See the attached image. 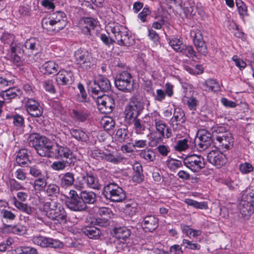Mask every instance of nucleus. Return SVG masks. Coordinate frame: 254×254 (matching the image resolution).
<instances>
[{"label": "nucleus", "instance_id": "obj_61", "mask_svg": "<svg viewBox=\"0 0 254 254\" xmlns=\"http://www.w3.org/2000/svg\"><path fill=\"white\" fill-rule=\"evenodd\" d=\"M102 124L106 130L112 129L115 126V122L113 120L109 117H105L102 120Z\"/></svg>", "mask_w": 254, "mask_h": 254}, {"label": "nucleus", "instance_id": "obj_45", "mask_svg": "<svg viewBox=\"0 0 254 254\" xmlns=\"http://www.w3.org/2000/svg\"><path fill=\"white\" fill-rule=\"evenodd\" d=\"M166 164L171 171H175L182 166V163L180 160L173 158H168L166 161Z\"/></svg>", "mask_w": 254, "mask_h": 254}, {"label": "nucleus", "instance_id": "obj_54", "mask_svg": "<svg viewBox=\"0 0 254 254\" xmlns=\"http://www.w3.org/2000/svg\"><path fill=\"white\" fill-rule=\"evenodd\" d=\"M71 161L68 160L63 161H55L54 162L52 166V168L56 171H61L64 169V168L70 165Z\"/></svg>", "mask_w": 254, "mask_h": 254}, {"label": "nucleus", "instance_id": "obj_35", "mask_svg": "<svg viewBox=\"0 0 254 254\" xmlns=\"http://www.w3.org/2000/svg\"><path fill=\"white\" fill-rule=\"evenodd\" d=\"M74 174L72 173L67 172L62 175L61 178V184L63 188H67L71 186L74 182Z\"/></svg>", "mask_w": 254, "mask_h": 254}, {"label": "nucleus", "instance_id": "obj_4", "mask_svg": "<svg viewBox=\"0 0 254 254\" xmlns=\"http://www.w3.org/2000/svg\"><path fill=\"white\" fill-rule=\"evenodd\" d=\"M87 85L93 98H96V96L102 94V92L108 91L111 88L109 80L102 75H99L94 80L89 81Z\"/></svg>", "mask_w": 254, "mask_h": 254}, {"label": "nucleus", "instance_id": "obj_18", "mask_svg": "<svg viewBox=\"0 0 254 254\" xmlns=\"http://www.w3.org/2000/svg\"><path fill=\"white\" fill-rule=\"evenodd\" d=\"M25 109L32 117H41L43 112V109L39 103L32 98H28L25 101Z\"/></svg>", "mask_w": 254, "mask_h": 254}, {"label": "nucleus", "instance_id": "obj_25", "mask_svg": "<svg viewBox=\"0 0 254 254\" xmlns=\"http://www.w3.org/2000/svg\"><path fill=\"white\" fill-rule=\"evenodd\" d=\"M124 159V157L119 151L114 150L113 151L106 149V154L104 161L109 162L114 165L120 163Z\"/></svg>", "mask_w": 254, "mask_h": 254}, {"label": "nucleus", "instance_id": "obj_2", "mask_svg": "<svg viewBox=\"0 0 254 254\" xmlns=\"http://www.w3.org/2000/svg\"><path fill=\"white\" fill-rule=\"evenodd\" d=\"M106 29L109 34H112L115 41L120 46H129L133 44L134 40L129 36L127 29L117 22H110L106 26Z\"/></svg>", "mask_w": 254, "mask_h": 254}, {"label": "nucleus", "instance_id": "obj_34", "mask_svg": "<svg viewBox=\"0 0 254 254\" xmlns=\"http://www.w3.org/2000/svg\"><path fill=\"white\" fill-rule=\"evenodd\" d=\"M80 197L81 201L84 202V204H93L96 200V194L95 193L91 191L84 190L80 192Z\"/></svg>", "mask_w": 254, "mask_h": 254}, {"label": "nucleus", "instance_id": "obj_37", "mask_svg": "<svg viewBox=\"0 0 254 254\" xmlns=\"http://www.w3.org/2000/svg\"><path fill=\"white\" fill-rule=\"evenodd\" d=\"M88 116V111L85 109H73L71 113L72 117L80 122L85 121Z\"/></svg>", "mask_w": 254, "mask_h": 254}, {"label": "nucleus", "instance_id": "obj_8", "mask_svg": "<svg viewBox=\"0 0 254 254\" xmlns=\"http://www.w3.org/2000/svg\"><path fill=\"white\" fill-rule=\"evenodd\" d=\"M74 58L76 64L83 69H90L94 65L92 55L87 50L78 49L74 53Z\"/></svg>", "mask_w": 254, "mask_h": 254}, {"label": "nucleus", "instance_id": "obj_3", "mask_svg": "<svg viewBox=\"0 0 254 254\" xmlns=\"http://www.w3.org/2000/svg\"><path fill=\"white\" fill-rule=\"evenodd\" d=\"M65 14L58 11L43 18L42 26L43 29L51 32H58L64 29L67 24Z\"/></svg>", "mask_w": 254, "mask_h": 254}, {"label": "nucleus", "instance_id": "obj_63", "mask_svg": "<svg viewBox=\"0 0 254 254\" xmlns=\"http://www.w3.org/2000/svg\"><path fill=\"white\" fill-rule=\"evenodd\" d=\"M183 245H185L186 248L191 250H199L200 249V245L197 243H193L192 242L184 239L183 240Z\"/></svg>", "mask_w": 254, "mask_h": 254}, {"label": "nucleus", "instance_id": "obj_48", "mask_svg": "<svg viewBox=\"0 0 254 254\" xmlns=\"http://www.w3.org/2000/svg\"><path fill=\"white\" fill-rule=\"evenodd\" d=\"M239 170L242 175H247L253 172L254 167L251 163L246 162L239 165Z\"/></svg>", "mask_w": 254, "mask_h": 254}, {"label": "nucleus", "instance_id": "obj_26", "mask_svg": "<svg viewBox=\"0 0 254 254\" xmlns=\"http://www.w3.org/2000/svg\"><path fill=\"white\" fill-rule=\"evenodd\" d=\"M155 125L157 132L160 135V139L169 138L171 136L172 131L171 129L163 121L159 119L157 122H156Z\"/></svg>", "mask_w": 254, "mask_h": 254}, {"label": "nucleus", "instance_id": "obj_59", "mask_svg": "<svg viewBox=\"0 0 254 254\" xmlns=\"http://www.w3.org/2000/svg\"><path fill=\"white\" fill-rule=\"evenodd\" d=\"M42 86L43 88L50 93H54L55 92V88L52 80H45L42 82Z\"/></svg>", "mask_w": 254, "mask_h": 254}, {"label": "nucleus", "instance_id": "obj_21", "mask_svg": "<svg viewBox=\"0 0 254 254\" xmlns=\"http://www.w3.org/2000/svg\"><path fill=\"white\" fill-rule=\"evenodd\" d=\"M141 225L145 232H153L158 226V219L154 215H147L143 217Z\"/></svg>", "mask_w": 254, "mask_h": 254}, {"label": "nucleus", "instance_id": "obj_44", "mask_svg": "<svg viewBox=\"0 0 254 254\" xmlns=\"http://www.w3.org/2000/svg\"><path fill=\"white\" fill-rule=\"evenodd\" d=\"M46 186V180L40 177L34 181L33 186L36 192H40L45 190Z\"/></svg>", "mask_w": 254, "mask_h": 254}, {"label": "nucleus", "instance_id": "obj_31", "mask_svg": "<svg viewBox=\"0 0 254 254\" xmlns=\"http://www.w3.org/2000/svg\"><path fill=\"white\" fill-rule=\"evenodd\" d=\"M21 94L20 90L17 87L9 88L1 91L0 96L5 100H10Z\"/></svg>", "mask_w": 254, "mask_h": 254}, {"label": "nucleus", "instance_id": "obj_40", "mask_svg": "<svg viewBox=\"0 0 254 254\" xmlns=\"http://www.w3.org/2000/svg\"><path fill=\"white\" fill-rule=\"evenodd\" d=\"M84 234L90 239H97L101 234L100 230L95 227H89L84 229Z\"/></svg>", "mask_w": 254, "mask_h": 254}, {"label": "nucleus", "instance_id": "obj_51", "mask_svg": "<svg viewBox=\"0 0 254 254\" xmlns=\"http://www.w3.org/2000/svg\"><path fill=\"white\" fill-rule=\"evenodd\" d=\"M12 121L14 126L19 129H22L24 127V119L19 115H15L10 117Z\"/></svg>", "mask_w": 254, "mask_h": 254}, {"label": "nucleus", "instance_id": "obj_27", "mask_svg": "<svg viewBox=\"0 0 254 254\" xmlns=\"http://www.w3.org/2000/svg\"><path fill=\"white\" fill-rule=\"evenodd\" d=\"M97 24V21L91 17H86L81 21L79 27L82 32L85 34H89L90 31L94 29Z\"/></svg>", "mask_w": 254, "mask_h": 254}, {"label": "nucleus", "instance_id": "obj_50", "mask_svg": "<svg viewBox=\"0 0 254 254\" xmlns=\"http://www.w3.org/2000/svg\"><path fill=\"white\" fill-rule=\"evenodd\" d=\"M29 173L34 178H40L43 175L41 167L39 164H35L29 166Z\"/></svg>", "mask_w": 254, "mask_h": 254}, {"label": "nucleus", "instance_id": "obj_39", "mask_svg": "<svg viewBox=\"0 0 254 254\" xmlns=\"http://www.w3.org/2000/svg\"><path fill=\"white\" fill-rule=\"evenodd\" d=\"M0 40L1 42L4 45L11 47L12 45H14L15 36L11 33L4 31L0 36Z\"/></svg>", "mask_w": 254, "mask_h": 254}, {"label": "nucleus", "instance_id": "obj_19", "mask_svg": "<svg viewBox=\"0 0 254 254\" xmlns=\"http://www.w3.org/2000/svg\"><path fill=\"white\" fill-rule=\"evenodd\" d=\"M208 161L217 168L222 167L226 162L225 154L218 150H212L207 154Z\"/></svg>", "mask_w": 254, "mask_h": 254}, {"label": "nucleus", "instance_id": "obj_10", "mask_svg": "<svg viewBox=\"0 0 254 254\" xmlns=\"http://www.w3.org/2000/svg\"><path fill=\"white\" fill-rule=\"evenodd\" d=\"M65 204L71 210L74 211H82L86 207V204L81 201L80 197L74 190H70L67 195Z\"/></svg>", "mask_w": 254, "mask_h": 254}, {"label": "nucleus", "instance_id": "obj_36", "mask_svg": "<svg viewBox=\"0 0 254 254\" xmlns=\"http://www.w3.org/2000/svg\"><path fill=\"white\" fill-rule=\"evenodd\" d=\"M183 233L190 238H195L201 235L202 231L199 229H193L188 225H181Z\"/></svg>", "mask_w": 254, "mask_h": 254}, {"label": "nucleus", "instance_id": "obj_22", "mask_svg": "<svg viewBox=\"0 0 254 254\" xmlns=\"http://www.w3.org/2000/svg\"><path fill=\"white\" fill-rule=\"evenodd\" d=\"M37 142L36 145L33 147L40 156L46 157L52 144L50 140L44 136H42Z\"/></svg>", "mask_w": 254, "mask_h": 254}, {"label": "nucleus", "instance_id": "obj_24", "mask_svg": "<svg viewBox=\"0 0 254 254\" xmlns=\"http://www.w3.org/2000/svg\"><path fill=\"white\" fill-rule=\"evenodd\" d=\"M191 34H193V35H192L193 38V43L197 51L200 54L205 55L207 53V50L200 32L197 30L193 32Z\"/></svg>", "mask_w": 254, "mask_h": 254}, {"label": "nucleus", "instance_id": "obj_57", "mask_svg": "<svg viewBox=\"0 0 254 254\" xmlns=\"http://www.w3.org/2000/svg\"><path fill=\"white\" fill-rule=\"evenodd\" d=\"M9 189L11 192L25 189L24 187L15 179H11L9 180Z\"/></svg>", "mask_w": 254, "mask_h": 254}, {"label": "nucleus", "instance_id": "obj_32", "mask_svg": "<svg viewBox=\"0 0 254 254\" xmlns=\"http://www.w3.org/2000/svg\"><path fill=\"white\" fill-rule=\"evenodd\" d=\"M98 213L104 219L103 223H102L100 220L98 221L97 222L98 224L102 227H106L109 225L108 218H111L113 214L111 209L108 207H101L99 209Z\"/></svg>", "mask_w": 254, "mask_h": 254}, {"label": "nucleus", "instance_id": "obj_20", "mask_svg": "<svg viewBox=\"0 0 254 254\" xmlns=\"http://www.w3.org/2000/svg\"><path fill=\"white\" fill-rule=\"evenodd\" d=\"M130 234V230L126 227L115 228L112 233L113 236L116 239L115 242L123 244H125Z\"/></svg>", "mask_w": 254, "mask_h": 254}, {"label": "nucleus", "instance_id": "obj_53", "mask_svg": "<svg viewBox=\"0 0 254 254\" xmlns=\"http://www.w3.org/2000/svg\"><path fill=\"white\" fill-rule=\"evenodd\" d=\"M205 84L212 91L217 92L220 90L218 82L215 79H208L205 81Z\"/></svg>", "mask_w": 254, "mask_h": 254}, {"label": "nucleus", "instance_id": "obj_23", "mask_svg": "<svg viewBox=\"0 0 254 254\" xmlns=\"http://www.w3.org/2000/svg\"><path fill=\"white\" fill-rule=\"evenodd\" d=\"M73 80V74L70 70L62 69L56 74V81L59 85L70 84Z\"/></svg>", "mask_w": 254, "mask_h": 254}, {"label": "nucleus", "instance_id": "obj_6", "mask_svg": "<svg viewBox=\"0 0 254 254\" xmlns=\"http://www.w3.org/2000/svg\"><path fill=\"white\" fill-rule=\"evenodd\" d=\"M133 80L130 73L124 71L117 75L115 84L120 90L130 92L133 89Z\"/></svg>", "mask_w": 254, "mask_h": 254}, {"label": "nucleus", "instance_id": "obj_52", "mask_svg": "<svg viewBox=\"0 0 254 254\" xmlns=\"http://www.w3.org/2000/svg\"><path fill=\"white\" fill-rule=\"evenodd\" d=\"M189 140L187 138H184L178 140L174 146V149L178 151H183L187 150L189 147Z\"/></svg>", "mask_w": 254, "mask_h": 254}, {"label": "nucleus", "instance_id": "obj_42", "mask_svg": "<svg viewBox=\"0 0 254 254\" xmlns=\"http://www.w3.org/2000/svg\"><path fill=\"white\" fill-rule=\"evenodd\" d=\"M140 156L147 162H153L155 160V153L150 148L142 150L140 153Z\"/></svg>", "mask_w": 254, "mask_h": 254}, {"label": "nucleus", "instance_id": "obj_9", "mask_svg": "<svg viewBox=\"0 0 254 254\" xmlns=\"http://www.w3.org/2000/svg\"><path fill=\"white\" fill-rule=\"evenodd\" d=\"M144 108L142 102L135 99L131 102L126 107L125 111V118L128 123H131L132 121L137 119Z\"/></svg>", "mask_w": 254, "mask_h": 254}, {"label": "nucleus", "instance_id": "obj_55", "mask_svg": "<svg viewBox=\"0 0 254 254\" xmlns=\"http://www.w3.org/2000/svg\"><path fill=\"white\" fill-rule=\"evenodd\" d=\"M183 49L180 53L184 54L188 58L193 59L196 57V53L192 46H187L185 44Z\"/></svg>", "mask_w": 254, "mask_h": 254}, {"label": "nucleus", "instance_id": "obj_1", "mask_svg": "<svg viewBox=\"0 0 254 254\" xmlns=\"http://www.w3.org/2000/svg\"><path fill=\"white\" fill-rule=\"evenodd\" d=\"M39 210L44 215L52 220H56L60 223H65L67 214L64 207L58 202L51 201L45 202Z\"/></svg>", "mask_w": 254, "mask_h": 254}, {"label": "nucleus", "instance_id": "obj_11", "mask_svg": "<svg viewBox=\"0 0 254 254\" xmlns=\"http://www.w3.org/2000/svg\"><path fill=\"white\" fill-rule=\"evenodd\" d=\"M49 150L47 157L54 158L57 159H68L69 160L73 157L72 151L67 147L60 146L58 144H51Z\"/></svg>", "mask_w": 254, "mask_h": 254}, {"label": "nucleus", "instance_id": "obj_47", "mask_svg": "<svg viewBox=\"0 0 254 254\" xmlns=\"http://www.w3.org/2000/svg\"><path fill=\"white\" fill-rule=\"evenodd\" d=\"M172 120L173 122H178L179 124L185 121V114L182 109L180 108L175 109Z\"/></svg>", "mask_w": 254, "mask_h": 254}, {"label": "nucleus", "instance_id": "obj_60", "mask_svg": "<svg viewBox=\"0 0 254 254\" xmlns=\"http://www.w3.org/2000/svg\"><path fill=\"white\" fill-rule=\"evenodd\" d=\"M77 88L79 91V93L78 94V100L79 102H85L87 98V94L85 90V88L83 85L81 83H78L77 85Z\"/></svg>", "mask_w": 254, "mask_h": 254}, {"label": "nucleus", "instance_id": "obj_28", "mask_svg": "<svg viewBox=\"0 0 254 254\" xmlns=\"http://www.w3.org/2000/svg\"><path fill=\"white\" fill-rule=\"evenodd\" d=\"M59 69V65L53 61L44 63L40 68L41 72L47 75L57 74Z\"/></svg>", "mask_w": 254, "mask_h": 254}, {"label": "nucleus", "instance_id": "obj_56", "mask_svg": "<svg viewBox=\"0 0 254 254\" xmlns=\"http://www.w3.org/2000/svg\"><path fill=\"white\" fill-rule=\"evenodd\" d=\"M105 154L106 149L105 150H103L98 148H95L92 150L91 156L92 157L97 160H101L104 161Z\"/></svg>", "mask_w": 254, "mask_h": 254}, {"label": "nucleus", "instance_id": "obj_33", "mask_svg": "<svg viewBox=\"0 0 254 254\" xmlns=\"http://www.w3.org/2000/svg\"><path fill=\"white\" fill-rule=\"evenodd\" d=\"M13 204L15 207L20 211L28 215H31L34 212V208L29 205L27 203H25L18 200L15 196L13 198Z\"/></svg>", "mask_w": 254, "mask_h": 254}, {"label": "nucleus", "instance_id": "obj_62", "mask_svg": "<svg viewBox=\"0 0 254 254\" xmlns=\"http://www.w3.org/2000/svg\"><path fill=\"white\" fill-rule=\"evenodd\" d=\"M239 13L240 15L244 16L247 15V7L246 5L241 0L236 1Z\"/></svg>", "mask_w": 254, "mask_h": 254}, {"label": "nucleus", "instance_id": "obj_64", "mask_svg": "<svg viewBox=\"0 0 254 254\" xmlns=\"http://www.w3.org/2000/svg\"><path fill=\"white\" fill-rule=\"evenodd\" d=\"M15 178L21 181H25L27 179V173L23 169L18 168L14 172Z\"/></svg>", "mask_w": 254, "mask_h": 254}, {"label": "nucleus", "instance_id": "obj_5", "mask_svg": "<svg viewBox=\"0 0 254 254\" xmlns=\"http://www.w3.org/2000/svg\"><path fill=\"white\" fill-rule=\"evenodd\" d=\"M103 193L106 198L113 202H121L126 198L125 191L115 183H109L106 185Z\"/></svg>", "mask_w": 254, "mask_h": 254}, {"label": "nucleus", "instance_id": "obj_49", "mask_svg": "<svg viewBox=\"0 0 254 254\" xmlns=\"http://www.w3.org/2000/svg\"><path fill=\"white\" fill-rule=\"evenodd\" d=\"M131 123L133 124V128L137 134H142L145 130V124L143 123V121H142L137 118L132 121Z\"/></svg>", "mask_w": 254, "mask_h": 254}, {"label": "nucleus", "instance_id": "obj_16", "mask_svg": "<svg viewBox=\"0 0 254 254\" xmlns=\"http://www.w3.org/2000/svg\"><path fill=\"white\" fill-rule=\"evenodd\" d=\"M85 186L90 189L97 190H99L101 186L98 178L91 174L83 176L82 180L75 185L77 189H84Z\"/></svg>", "mask_w": 254, "mask_h": 254}, {"label": "nucleus", "instance_id": "obj_29", "mask_svg": "<svg viewBox=\"0 0 254 254\" xmlns=\"http://www.w3.org/2000/svg\"><path fill=\"white\" fill-rule=\"evenodd\" d=\"M216 140L219 143L218 146L222 149H228L232 145L233 142V138L231 134L229 133H226L222 135L216 136Z\"/></svg>", "mask_w": 254, "mask_h": 254}, {"label": "nucleus", "instance_id": "obj_58", "mask_svg": "<svg viewBox=\"0 0 254 254\" xmlns=\"http://www.w3.org/2000/svg\"><path fill=\"white\" fill-rule=\"evenodd\" d=\"M59 191L60 188L56 184H50L47 186L46 192L48 196H55Z\"/></svg>", "mask_w": 254, "mask_h": 254}, {"label": "nucleus", "instance_id": "obj_12", "mask_svg": "<svg viewBox=\"0 0 254 254\" xmlns=\"http://www.w3.org/2000/svg\"><path fill=\"white\" fill-rule=\"evenodd\" d=\"M184 164L193 172H198L204 168L205 163L203 158L200 155L192 154L184 159Z\"/></svg>", "mask_w": 254, "mask_h": 254}, {"label": "nucleus", "instance_id": "obj_14", "mask_svg": "<svg viewBox=\"0 0 254 254\" xmlns=\"http://www.w3.org/2000/svg\"><path fill=\"white\" fill-rule=\"evenodd\" d=\"M98 108L101 113L109 114L111 113L115 106L113 98L106 95L96 96Z\"/></svg>", "mask_w": 254, "mask_h": 254}, {"label": "nucleus", "instance_id": "obj_15", "mask_svg": "<svg viewBox=\"0 0 254 254\" xmlns=\"http://www.w3.org/2000/svg\"><path fill=\"white\" fill-rule=\"evenodd\" d=\"M40 49V42L36 38L27 39L24 43L25 54L28 56L33 55V60L35 62L40 59L41 53L39 52Z\"/></svg>", "mask_w": 254, "mask_h": 254}, {"label": "nucleus", "instance_id": "obj_43", "mask_svg": "<svg viewBox=\"0 0 254 254\" xmlns=\"http://www.w3.org/2000/svg\"><path fill=\"white\" fill-rule=\"evenodd\" d=\"M159 119V115L156 113H151L150 114L146 115L143 118V122L145 124H147L149 127H151L154 123L156 124Z\"/></svg>", "mask_w": 254, "mask_h": 254}, {"label": "nucleus", "instance_id": "obj_46", "mask_svg": "<svg viewBox=\"0 0 254 254\" xmlns=\"http://www.w3.org/2000/svg\"><path fill=\"white\" fill-rule=\"evenodd\" d=\"M184 202L189 206L195 208L203 209L207 208V204L204 202H197L194 200L190 198H186Z\"/></svg>", "mask_w": 254, "mask_h": 254}, {"label": "nucleus", "instance_id": "obj_7", "mask_svg": "<svg viewBox=\"0 0 254 254\" xmlns=\"http://www.w3.org/2000/svg\"><path fill=\"white\" fill-rule=\"evenodd\" d=\"M243 197L240 204V211L242 215L248 218L254 211V190H250Z\"/></svg>", "mask_w": 254, "mask_h": 254}, {"label": "nucleus", "instance_id": "obj_38", "mask_svg": "<svg viewBox=\"0 0 254 254\" xmlns=\"http://www.w3.org/2000/svg\"><path fill=\"white\" fill-rule=\"evenodd\" d=\"M70 133L73 137L78 141L85 142L89 139L87 134L79 129L72 128L70 130Z\"/></svg>", "mask_w": 254, "mask_h": 254}, {"label": "nucleus", "instance_id": "obj_30", "mask_svg": "<svg viewBox=\"0 0 254 254\" xmlns=\"http://www.w3.org/2000/svg\"><path fill=\"white\" fill-rule=\"evenodd\" d=\"M17 164L21 167H24L30 162L29 155L26 149H22L17 152L15 158Z\"/></svg>", "mask_w": 254, "mask_h": 254}, {"label": "nucleus", "instance_id": "obj_17", "mask_svg": "<svg viewBox=\"0 0 254 254\" xmlns=\"http://www.w3.org/2000/svg\"><path fill=\"white\" fill-rule=\"evenodd\" d=\"M33 242L35 244L44 248H61L63 247V243L60 240L42 236L34 237Z\"/></svg>", "mask_w": 254, "mask_h": 254}, {"label": "nucleus", "instance_id": "obj_41", "mask_svg": "<svg viewBox=\"0 0 254 254\" xmlns=\"http://www.w3.org/2000/svg\"><path fill=\"white\" fill-rule=\"evenodd\" d=\"M169 44L176 52L180 53L184 49L185 45L181 40L176 37L170 38Z\"/></svg>", "mask_w": 254, "mask_h": 254}, {"label": "nucleus", "instance_id": "obj_13", "mask_svg": "<svg viewBox=\"0 0 254 254\" xmlns=\"http://www.w3.org/2000/svg\"><path fill=\"white\" fill-rule=\"evenodd\" d=\"M212 136L210 132L202 129L198 130L195 140L198 150L202 151L208 148L212 143Z\"/></svg>", "mask_w": 254, "mask_h": 254}]
</instances>
